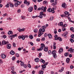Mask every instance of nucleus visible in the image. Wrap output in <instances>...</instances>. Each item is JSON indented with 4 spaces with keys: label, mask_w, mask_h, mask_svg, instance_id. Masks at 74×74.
I'll list each match as a JSON object with an SVG mask.
<instances>
[{
    "label": "nucleus",
    "mask_w": 74,
    "mask_h": 74,
    "mask_svg": "<svg viewBox=\"0 0 74 74\" xmlns=\"http://www.w3.org/2000/svg\"><path fill=\"white\" fill-rule=\"evenodd\" d=\"M42 28H40V29L39 32H38V37H40V36H42V35L44 34V32H45V29H46V27L45 25H44L42 26Z\"/></svg>",
    "instance_id": "1"
},
{
    "label": "nucleus",
    "mask_w": 74,
    "mask_h": 74,
    "mask_svg": "<svg viewBox=\"0 0 74 74\" xmlns=\"http://www.w3.org/2000/svg\"><path fill=\"white\" fill-rule=\"evenodd\" d=\"M47 10V7L45 6V7L44 6H42L41 7H40L38 9V10H41V11H43V12H45Z\"/></svg>",
    "instance_id": "2"
},
{
    "label": "nucleus",
    "mask_w": 74,
    "mask_h": 74,
    "mask_svg": "<svg viewBox=\"0 0 74 74\" xmlns=\"http://www.w3.org/2000/svg\"><path fill=\"white\" fill-rule=\"evenodd\" d=\"M14 2H16L14 4L15 7H18V5H20L21 3V2L18 1V0H14Z\"/></svg>",
    "instance_id": "3"
},
{
    "label": "nucleus",
    "mask_w": 74,
    "mask_h": 74,
    "mask_svg": "<svg viewBox=\"0 0 74 74\" xmlns=\"http://www.w3.org/2000/svg\"><path fill=\"white\" fill-rule=\"evenodd\" d=\"M51 53L53 55V58H54L55 59L56 58V57H57V55H56V51L55 50H53L52 51Z\"/></svg>",
    "instance_id": "4"
},
{
    "label": "nucleus",
    "mask_w": 74,
    "mask_h": 74,
    "mask_svg": "<svg viewBox=\"0 0 74 74\" xmlns=\"http://www.w3.org/2000/svg\"><path fill=\"white\" fill-rule=\"evenodd\" d=\"M28 10L30 12H32L33 11V8L31 6L28 8Z\"/></svg>",
    "instance_id": "5"
},
{
    "label": "nucleus",
    "mask_w": 74,
    "mask_h": 74,
    "mask_svg": "<svg viewBox=\"0 0 74 74\" xmlns=\"http://www.w3.org/2000/svg\"><path fill=\"white\" fill-rule=\"evenodd\" d=\"M62 6L64 8H66L67 7V4L65 3H63L62 4Z\"/></svg>",
    "instance_id": "6"
},
{
    "label": "nucleus",
    "mask_w": 74,
    "mask_h": 74,
    "mask_svg": "<svg viewBox=\"0 0 74 74\" xmlns=\"http://www.w3.org/2000/svg\"><path fill=\"white\" fill-rule=\"evenodd\" d=\"M1 57L2 59H5L6 58V55L4 54H2L1 55Z\"/></svg>",
    "instance_id": "7"
},
{
    "label": "nucleus",
    "mask_w": 74,
    "mask_h": 74,
    "mask_svg": "<svg viewBox=\"0 0 74 74\" xmlns=\"http://www.w3.org/2000/svg\"><path fill=\"white\" fill-rule=\"evenodd\" d=\"M67 34H68V32H66L64 34H62V36L64 37H66Z\"/></svg>",
    "instance_id": "8"
},
{
    "label": "nucleus",
    "mask_w": 74,
    "mask_h": 74,
    "mask_svg": "<svg viewBox=\"0 0 74 74\" xmlns=\"http://www.w3.org/2000/svg\"><path fill=\"white\" fill-rule=\"evenodd\" d=\"M25 30V28H22V29H20L19 28L18 29V31L19 32H23V31H24Z\"/></svg>",
    "instance_id": "9"
},
{
    "label": "nucleus",
    "mask_w": 74,
    "mask_h": 74,
    "mask_svg": "<svg viewBox=\"0 0 74 74\" xmlns=\"http://www.w3.org/2000/svg\"><path fill=\"white\" fill-rule=\"evenodd\" d=\"M7 48L8 49H11V46L10 44H8L7 46Z\"/></svg>",
    "instance_id": "10"
},
{
    "label": "nucleus",
    "mask_w": 74,
    "mask_h": 74,
    "mask_svg": "<svg viewBox=\"0 0 74 74\" xmlns=\"http://www.w3.org/2000/svg\"><path fill=\"white\" fill-rule=\"evenodd\" d=\"M63 49L62 48H60L59 49V51H58V53H60V52H63Z\"/></svg>",
    "instance_id": "11"
},
{
    "label": "nucleus",
    "mask_w": 74,
    "mask_h": 74,
    "mask_svg": "<svg viewBox=\"0 0 74 74\" xmlns=\"http://www.w3.org/2000/svg\"><path fill=\"white\" fill-rule=\"evenodd\" d=\"M70 59L69 58H67L66 60V62L67 63H69Z\"/></svg>",
    "instance_id": "12"
},
{
    "label": "nucleus",
    "mask_w": 74,
    "mask_h": 74,
    "mask_svg": "<svg viewBox=\"0 0 74 74\" xmlns=\"http://www.w3.org/2000/svg\"><path fill=\"white\" fill-rule=\"evenodd\" d=\"M56 7L54 6V8H53V9L51 10L52 13H55V11L53 10H56Z\"/></svg>",
    "instance_id": "13"
},
{
    "label": "nucleus",
    "mask_w": 74,
    "mask_h": 74,
    "mask_svg": "<svg viewBox=\"0 0 74 74\" xmlns=\"http://www.w3.org/2000/svg\"><path fill=\"white\" fill-rule=\"evenodd\" d=\"M57 4V0H55L54 2L52 4V5H56Z\"/></svg>",
    "instance_id": "14"
},
{
    "label": "nucleus",
    "mask_w": 74,
    "mask_h": 74,
    "mask_svg": "<svg viewBox=\"0 0 74 74\" xmlns=\"http://www.w3.org/2000/svg\"><path fill=\"white\" fill-rule=\"evenodd\" d=\"M39 60H39V58H36L34 59V61L36 62H38Z\"/></svg>",
    "instance_id": "15"
},
{
    "label": "nucleus",
    "mask_w": 74,
    "mask_h": 74,
    "mask_svg": "<svg viewBox=\"0 0 74 74\" xmlns=\"http://www.w3.org/2000/svg\"><path fill=\"white\" fill-rule=\"evenodd\" d=\"M44 51L45 52H47L48 51V47H45L44 49Z\"/></svg>",
    "instance_id": "16"
},
{
    "label": "nucleus",
    "mask_w": 74,
    "mask_h": 74,
    "mask_svg": "<svg viewBox=\"0 0 74 74\" xmlns=\"http://www.w3.org/2000/svg\"><path fill=\"white\" fill-rule=\"evenodd\" d=\"M13 33V32H12V31L11 30L9 31L8 33V34H9V35H10V34H12Z\"/></svg>",
    "instance_id": "17"
},
{
    "label": "nucleus",
    "mask_w": 74,
    "mask_h": 74,
    "mask_svg": "<svg viewBox=\"0 0 74 74\" xmlns=\"http://www.w3.org/2000/svg\"><path fill=\"white\" fill-rule=\"evenodd\" d=\"M43 49V47H40V49H37V51H42Z\"/></svg>",
    "instance_id": "18"
},
{
    "label": "nucleus",
    "mask_w": 74,
    "mask_h": 74,
    "mask_svg": "<svg viewBox=\"0 0 74 74\" xmlns=\"http://www.w3.org/2000/svg\"><path fill=\"white\" fill-rule=\"evenodd\" d=\"M40 62H42V63H45V61L42 59H41L40 60Z\"/></svg>",
    "instance_id": "19"
},
{
    "label": "nucleus",
    "mask_w": 74,
    "mask_h": 74,
    "mask_svg": "<svg viewBox=\"0 0 74 74\" xmlns=\"http://www.w3.org/2000/svg\"><path fill=\"white\" fill-rule=\"evenodd\" d=\"M63 23L62 22H60L59 24V26H63Z\"/></svg>",
    "instance_id": "20"
},
{
    "label": "nucleus",
    "mask_w": 74,
    "mask_h": 74,
    "mask_svg": "<svg viewBox=\"0 0 74 74\" xmlns=\"http://www.w3.org/2000/svg\"><path fill=\"white\" fill-rule=\"evenodd\" d=\"M10 53V54H11V55H12L15 54V52H14V51L13 50L11 51Z\"/></svg>",
    "instance_id": "21"
},
{
    "label": "nucleus",
    "mask_w": 74,
    "mask_h": 74,
    "mask_svg": "<svg viewBox=\"0 0 74 74\" xmlns=\"http://www.w3.org/2000/svg\"><path fill=\"white\" fill-rule=\"evenodd\" d=\"M52 10V9H51V8H50L48 9L47 11L48 12H51Z\"/></svg>",
    "instance_id": "22"
},
{
    "label": "nucleus",
    "mask_w": 74,
    "mask_h": 74,
    "mask_svg": "<svg viewBox=\"0 0 74 74\" xmlns=\"http://www.w3.org/2000/svg\"><path fill=\"white\" fill-rule=\"evenodd\" d=\"M29 37L30 39H31V40H32V39L33 38V35H29Z\"/></svg>",
    "instance_id": "23"
},
{
    "label": "nucleus",
    "mask_w": 74,
    "mask_h": 74,
    "mask_svg": "<svg viewBox=\"0 0 74 74\" xmlns=\"http://www.w3.org/2000/svg\"><path fill=\"white\" fill-rule=\"evenodd\" d=\"M48 36L49 37V38H52V36L50 34H48Z\"/></svg>",
    "instance_id": "24"
},
{
    "label": "nucleus",
    "mask_w": 74,
    "mask_h": 74,
    "mask_svg": "<svg viewBox=\"0 0 74 74\" xmlns=\"http://www.w3.org/2000/svg\"><path fill=\"white\" fill-rule=\"evenodd\" d=\"M21 39L23 40H24L25 39V36H24L23 35H22L21 36Z\"/></svg>",
    "instance_id": "25"
},
{
    "label": "nucleus",
    "mask_w": 74,
    "mask_h": 74,
    "mask_svg": "<svg viewBox=\"0 0 74 74\" xmlns=\"http://www.w3.org/2000/svg\"><path fill=\"white\" fill-rule=\"evenodd\" d=\"M2 43L3 45H5V44H6V41L5 40H3L2 41Z\"/></svg>",
    "instance_id": "26"
},
{
    "label": "nucleus",
    "mask_w": 74,
    "mask_h": 74,
    "mask_svg": "<svg viewBox=\"0 0 74 74\" xmlns=\"http://www.w3.org/2000/svg\"><path fill=\"white\" fill-rule=\"evenodd\" d=\"M41 47H42L43 48H44L45 46L44 43H41Z\"/></svg>",
    "instance_id": "27"
},
{
    "label": "nucleus",
    "mask_w": 74,
    "mask_h": 74,
    "mask_svg": "<svg viewBox=\"0 0 74 74\" xmlns=\"http://www.w3.org/2000/svg\"><path fill=\"white\" fill-rule=\"evenodd\" d=\"M34 33H37L38 32V29H36L34 30Z\"/></svg>",
    "instance_id": "28"
},
{
    "label": "nucleus",
    "mask_w": 74,
    "mask_h": 74,
    "mask_svg": "<svg viewBox=\"0 0 74 74\" xmlns=\"http://www.w3.org/2000/svg\"><path fill=\"white\" fill-rule=\"evenodd\" d=\"M10 7V3H8L7 5H5V7L6 8H8Z\"/></svg>",
    "instance_id": "29"
},
{
    "label": "nucleus",
    "mask_w": 74,
    "mask_h": 74,
    "mask_svg": "<svg viewBox=\"0 0 74 74\" xmlns=\"http://www.w3.org/2000/svg\"><path fill=\"white\" fill-rule=\"evenodd\" d=\"M73 30H74V28L73 27H71L70 28V30L72 31L73 32H74V31Z\"/></svg>",
    "instance_id": "30"
},
{
    "label": "nucleus",
    "mask_w": 74,
    "mask_h": 74,
    "mask_svg": "<svg viewBox=\"0 0 74 74\" xmlns=\"http://www.w3.org/2000/svg\"><path fill=\"white\" fill-rule=\"evenodd\" d=\"M69 55V53H65L64 54L65 56H67Z\"/></svg>",
    "instance_id": "31"
},
{
    "label": "nucleus",
    "mask_w": 74,
    "mask_h": 74,
    "mask_svg": "<svg viewBox=\"0 0 74 74\" xmlns=\"http://www.w3.org/2000/svg\"><path fill=\"white\" fill-rule=\"evenodd\" d=\"M10 6L11 7H14V5L12 3H10Z\"/></svg>",
    "instance_id": "32"
},
{
    "label": "nucleus",
    "mask_w": 74,
    "mask_h": 74,
    "mask_svg": "<svg viewBox=\"0 0 74 74\" xmlns=\"http://www.w3.org/2000/svg\"><path fill=\"white\" fill-rule=\"evenodd\" d=\"M41 66L42 68H43L44 69H45V68L46 67V66H45L44 64V65H42Z\"/></svg>",
    "instance_id": "33"
},
{
    "label": "nucleus",
    "mask_w": 74,
    "mask_h": 74,
    "mask_svg": "<svg viewBox=\"0 0 74 74\" xmlns=\"http://www.w3.org/2000/svg\"><path fill=\"white\" fill-rule=\"evenodd\" d=\"M25 16H22L21 17V19H23V20H24V19H25Z\"/></svg>",
    "instance_id": "34"
},
{
    "label": "nucleus",
    "mask_w": 74,
    "mask_h": 74,
    "mask_svg": "<svg viewBox=\"0 0 74 74\" xmlns=\"http://www.w3.org/2000/svg\"><path fill=\"white\" fill-rule=\"evenodd\" d=\"M54 18V17H53V16L51 17L50 18V21H52V20Z\"/></svg>",
    "instance_id": "35"
},
{
    "label": "nucleus",
    "mask_w": 74,
    "mask_h": 74,
    "mask_svg": "<svg viewBox=\"0 0 74 74\" xmlns=\"http://www.w3.org/2000/svg\"><path fill=\"white\" fill-rule=\"evenodd\" d=\"M44 72L42 71H40L39 72V74H43Z\"/></svg>",
    "instance_id": "36"
},
{
    "label": "nucleus",
    "mask_w": 74,
    "mask_h": 74,
    "mask_svg": "<svg viewBox=\"0 0 74 74\" xmlns=\"http://www.w3.org/2000/svg\"><path fill=\"white\" fill-rule=\"evenodd\" d=\"M70 40L71 42H74V40L72 38H71L70 39Z\"/></svg>",
    "instance_id": "37"
},
{
    "label": "nucleus",
    "mask_w": 74,
    "mask_h": 74,
    "mask_svg": "<svg viewBox=\"0 0 74 74\" xmlns=\"http://www.w3.org/2000/svg\"><path fill=\"white\" fill-rule=\"evenodd\" d=\"M38 17H39L40 19H42V15H41L40 14V15L39 16H38Z\"/></svg>",
    "instance_id": "38"
},
{
    "label": "nucleus",
    "mask_w": 74,
    "mask_h": 74,
    "mask_svg": "<svg viewBox=\"0 0 74 74\" xmlns=\"http://www.w3.org/2000/svg\"><path fill=\"white\" fill-rule=\"evenodd\" d=\"M43 4H46V5H47V1H43Z\"/></svg>",
    "instance_id": "39"
},
{
    "label": "nucleus",
    "mask_w": 74,
    "mask_h": 74,
    "mask_svg": "<svg viewBox=\"0 0 74 74\" xmlns=\"http://www.w3.org/2000/svg\"><path fill=\"white\" fill-rule=\"evenodd\" d=\"M48 53L49 55H51L52 52L51 50H49L48 52Z\"/></svg>",
    "instance_id": "40"
},
{
    "label": "nucleus",
    "mask_w": 74,
    "mask_h": 74,
    "mask_svg": "<svg viewBox=\"0 0 74 74\" xmlns=\"http://www.w3.org/2000/svg\"><path fill=\"white\" fill-rule=\"evenodd\" d=\"M67 25L66 24H64L62 26V27H67Z\"/></svg>",
    "instance_id": "41"
},
{
    "label": "nucleus",
    "mask_w": 74,
    "mask_h": 74,
    "mask_svg": "<svg viewBox=\"0 0 74 74\" xmlns=\"http://www.w3.org/2000/svg\"><path fill=\"white\" fill-rule=\"evenodd\" d=\"M58 40L60 41H62V39L60 37H58Z\"/></svg>",
    "instance_id": "42"
},
{
    "label": "nucleus",
    "mask_w": 74,
    "mask_h": 74,
    "mask_svg": "<svg viewBox=\"0 0 74 74\" xmlns=\"http://www.w3.org/2000/svg\"><path fill=\"white\" fill-rule=\"evenodd\" d=\"M66 28L64 27L62 28V31H63V32H64V31H66Z\"/></svg>",
    "instance_id": "43"
},
{
    "label": "nucleus",
    "mask_w": 74,
    "mask_h": 74,
    "mask_svg": "<svg viewBox=\"0 0 74 74\" xmlns=\"http://www.w3.org/2000/svg\"><path fill=\"white\" fill-rule=\"evenodd\" d=\"M38 17V16L37 15L36 16H33L32 18H37Z\"/></svg>",
    "instance_id": "44"
},
{
    "label": "nucleus",
    "mask_w": 74,
    "mask_h": 74,
    "mask_svg": "<svg viewBox=\"0 0 74 74\" xmlns=\"http://www.w3.org/2000/svg\"><path fill=\"white\" fill-rule=\"evenodd\" d=\"M71 38H73L74 39V34H72L71 35Z\"/></svg>",
    "instance_id": "45"
},
{
    "label": "nucleus",
    "mask_w": 74,
    "mask_h": 74,
    "mask_svg": "<svg viewBox=\"0 0 74 74\" xmlns=\"http://www.w3.org/2000/svg\"><path fill=\"white\" fill-rule=\"evenodd\" d=\"M24 64V63H23V62H21V66H23Z\"/></svg>",
    "instance_id": "46"
},
{
    "label": "nucleus",
    "mask_w": 74,
    "mask_h": 74,
    "mask_svg": "<svg viewBox=\"0 0 74 74\" xmlns=\"http://www.w3.org/2000/svg\"><path fill=\"white\" fill-rule=\"evenodd\" d=\"M39 56H38L39 58H40L41 56V55H42V53H39Z\"/></svg>",
    "instance_id": "47"
},
{
    "label": "nucleus",
    "mask_w": 74,
    "mask_h": 74,
    "mask_svg": "<svg viewBox=\"0 0 74 74\" xmlns=\"http://www.w3.org/2000/svg\"><path fill=\"white\" fill-rule=\"evenodd\" d=\"M26 4L27 5V6H28V5H30V2L29 1L27 2Z\"/></svg>",
    "instance_id": "48"
},
{
    "label": "nucleus",
    "mask_w": 74,
    "mask_h": 74,
    "mask_svg": "<svg viewBox=\"0 0 74 74\" xmlns=\"http://www.w3.org/2000/svg\"><path fill=\"white\" fill-rule=\"evenodd\" d=\"M54 33L55 34H56L57 33V31H56V29H55L54 31Z\"/></svg>",
    "instance_id": "49"
},
{
    "label": "nucleus",
    "mask_w": 74,
    "mask_h": 74,
    "mask_svg": "<svg viewBox=\"0 0 74 74\" xmlns=\"http://www.w3.org/2000/svg\"><path fill=\"white\" fill-rule=\"evenodd\" d=\"M27 66L28 67H29V68H31V65H30V64H28Z\"/></svg>",
    "instance_id": "50"
},
{
    "label": "nucleus",
    "mask_w": 74,
    "mask_h": 74,
    "mask_svg": "<svg viewBox=\"0 0 74 74\" xmlns=\"http://www.w3.org/2000/svg\"><path fill=\"white\" fill-rule=\"evenodd\" d=\"M34 9L35 10H37V6L36 5H34Z\"/></svg>",
    "instance_id": "51"
},
{
    "label": "nucleus",
    "mask_w": 74,
    "mask_h": 74,
    "mask_svg": "<svg viewBox=\"0 0 74 74\" xmlns=\"http://www.w3.org/2000/svg\"><path fill=\"white\" fill-rule=\"evenodd\" d=\"M40 15H44V14H43V12H40Z\"/></svg>",
    "instance_id": "52"
},
{
    "label": "nucleus",
    "mask_w": 74,
    "mask_h": 74,
    "mask_svg": "<svg viewBox=\"0 0 74 74\" xmlns=\"http://www.w3.org/2000/svg\"><path fill=\"white\" fill-rule=\"evenodd\" d=\"M10 37H11L12 38H14V37H15V36L14 35H12L11 36H10Z\"/></svg>",
    "instance_id": "53"
},
{
    "label": "nucleus",
    "mask_w": 74,
    "mask_h": 74,
    "mask_svg": "<svg viewBox=\"0 0 74 74\" xmlns=\"http://www.w3.org/2000/svg\"><path fill=\"white\" fill-rule=\"evenodd\" d=\"M18 39H21L22 38V36L20 35L18 37Z\"/></svg>",
    "instance_id": "54"
},
{
    "label": "nucleus",
    "mask_w": 74,
    "mask_h": 74,
    "mask_svg": "<svg viewBox=\"0 0 74 74\" xmlns=\"http://www.w3.org/2000/svg\"><path fill=\"white\" fill-rule=\"evenodd\" d=\"M23 67H24V68H26V67H27V65H26V64H24V66H23Z\"/></svg>",
    "instance_id": "55"
},
{
    "label": "nucleus",
    "mask_w": 74,
    "mask_h": 74,
    "mask_svg": "<svg viewBox=\"0 0 74 74\" xmlns=\"http://www.w3.org/2000/svg\"><path fill=\"white\" fill-rule=\"evenodd\" d=\"M70 52L71 53H74V49H72V50H71V51H70Z\"/></svg>",
    "instance_id": "56"
},
{
    "label": "nucleus",
    "mask_w": 74,
    "mask_h": 74,
    "mask_svg": "<svg viewBox=\"0 0 74 74\" xmlns=\"http://www.w3.org/2000/svg\"><path fill=\"white\" fill-rule=\"evenodd\" d=\"M24 37H25V38H27L29 37V36L28 35H24Z\"/></svg>",
    "instance_id": "57"
},
{
    "label": "nucleus",
    "mask_w": 74,
    "mask_h": 74,
    "mask_svg": "<svg viewBox=\"0 0 74 74\" xmlns=\"http://www.w3.org/2000/svg\"><path fill=\"white\" fill-rule=\"evenodd\" d=\"M64 13L65 14V15H68L69 14V13H68V12H67V11H66L65 12H64Z\"/></svg>",
    "instance_id": "58"
},
{
    "label": "nucleus",
    "mask_w": 74,
    "mask_h": 74,
    "mask_svg": "<svg viewBox=\"0 0 74 74\" xmlns=\"http://www.w3.org/2000/svg\"><path fill=\"white\" fill-rule=\"evenodd\" d=\"M73 48H71L68 50V51L69 52L71 51V50Z\"/></svg>",
    "instance_id": "59"
},
{
    "label": "nucleus",
    "mask_w": 74,
    "mask_h": 74,
    "mask_svg": "<svg viewBox=\"0 0 74 74\" xmlns=\"http://www.w3.org/2000/svg\"><path fill=\"white\" fill-rule=\"evenodd\" d=\"M15 57H13L12 58V60H15Z\"/></svg>",
    "instance_id": "60"
},
{
    "label": "nucleus",
    "mask_w": 74,
    "mask_h": 74,
    "mask_svg": "<svg viewBox=\"0 0 74 74\" xmlns=\"http://www.w3.org/2000/svg\"><path fill=\"white\" fill-rule=\"evenodd\" d=\"M27 1L26 0H25L24 1V3L25 4H26L27 3Z\"/></svg>",
    "instance_id": "61"
},
{
    "label": "nucleus",
    "mask_w": 74,
    "mask_h": 74,
    "mask_svg": "<svg viewBox=\"0 0 74 74\" xmlns=\"http://www.w3.org/2000/svg\"><path fill=\"white\" fill-rule=\"evenodd\" d=\"M45 40V38L43 37V38H42V39H41V41H44Z\"/></svg>",
    "instance_id": "62"
},
{
    "label": "nucleus",
    "mask_w": 74,
    "mask_h": 74,
    "mask_svg": "<svg viewBox=\"0 0 74 74\" xmlns=\"http://www.w3.org/2000/svg\"><path fill=\"white\" fill-rule=\"evenodd\" d=\"M13 45L14 47H16V45H15V43H13Z\"/></svg>",
    "instance_id": "63"
},
{
    "label": "nucleus",
    "mask_w": 74,
    "mask_h": 74,
    "mask_svg": "<svg viewBox=\"0 0 74 74\" xmlns=\"http://www.w3.org/2000/svg\"><path fill=\"white\" fill-rule=\"evenodd\" d=\"M0 63L2 64L3 63V60L1 59H0Z\"/></svg>",
    "instance_id": "64"
}]
</instances>
